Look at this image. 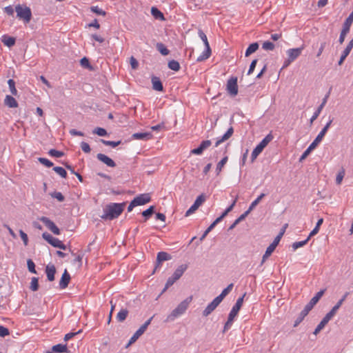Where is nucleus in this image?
Listing matches in <instances>:
<instances>
[{"instance_id": "obj_24", "label": "nucleus", "mask_w": 353, "mask_h": 353, "mask_svg": "<svg viewBox=\"0 0 353 353\" xmlns=\"http://www.w3.org/2000/svg\"><path fill=\"white\" fill-rule=\"evenodd\" d=\"M1 42L8 48H11L14 46L16 42V39L13 37L8 36L7 34H4L1 37Z\"/></svg>"}, {"instance_id": "obj_12", "label": "nucleus", "mask_w": 353, "mask_h": 353, "mask_svg": "<svg viewBox=\"0 0 353 353\" xmlns=\"http://www.w3.org/2000/svg\"><path fill=\"white\" fill-rule=\"evenodd\" d=\"M211 145L212 141L210 140L203 141L198 148L192 150L190 152L195 155H201L203 151L211 146Z\"/></svg>"}, {"instance_id": "obj_48", "label": "nucleus", "mask_w": 353, "mask_h": 353, "mask_svg": "<svg viewBox=\"0 0 353 353\" xmlns=\"http://www.w3.org/2000/svg\"><path fill=\"white\" fill-rule=\"evenodd\" d=\"M48 154L54 157L59 158L64 155V153L61 151L57 150L55 149H50L48 151Z\"/></svg>"}, {"instance_id": "obj_50", "label": "nucleus", "mask_w": 353, "mask_h": 353, "mask_svg": "<svg viewBox=\"0 0 353 353\" xmlns=\"http://www.w3.org/2000/svg\"><path fill=\"white\" fill-rule=\"evenodd\" d=\"M205 201V196L203 194H201L196 199L194 204L199 208L203 203Z\"/></svg>"}, {"instance_id": "obj_10", "label": "nucleus", "mask_w": 353, "mask_h": 353, "mask_svg": "<svg viewBox=\"0 0 353 353\" xmlns=\"http://www.w3.org/2000/svg\"><path fill=\"white\" fill-rule=\"evenodd\" d=\"M331 121H330L322 129V130L320 132V133L318 134V136L316 137L314 141L310 144V151L314 149L322 141L323 137L326 134L328 128H330V125L331 124Z\"/></svg>"}, {"instance_id": "obj_28", "label": "nucleus", "mask_w": 353, "mask_h": 353, "mask_svg": "<svg viewBox=\"0 0 353 353\" xmlns=\"http://www.w3.org/2000/svg\"><path fill=\"white\" fill-rule=\"evenodd\" d=\"M265 196V194L261 193L254 201L252 202L248 209L245 211L249 214L252 210L259 203L261 199Z\"/></svg>"}, {"instance_id": "obj_38", "label": "nucleus", "mask_w": 353, "mask_h": 353, "mask_svg": "<svg viewBox=\"0 0 353 353\" xmlns=\"http://www.w3.org/2000/svg\"><path fill=\"white\" fill-rule=\"evenodd\" d=\"M325 290H320L311 300H310V308L317 303L321 296L323 295Z\"/></svg>"}, {"instance_id": "obj_64", "label": "nucleus", "mask_w": 353, "mask_h": 353, "mask_svg": "<svg viewBox=\"0 0 353 353\" xmlns=\"http://www.w3.org/2000/svg\"><path fill=\"white\" fill-rule=\"evenodd\" d=\"M282 236H283V233L279 232V234L275 237L273 242L270 245H274V247L276 248V246L279 243Z\"/></svg>"}, {"instance_id": "obj_37", "label": "nucleus", "mask_w": 353, "mask_h": 353, "mask_svg": "<svg viewBox=\"0 0 353 353\" xmlns=\"http://www.w3.org/2000/svg\"><path fill=\"white\" fill-rule=\"evenodd\" d=\"M50 245L54 248H60L63 250H66V245H64L59 239L54 237Z\"/></svg>"}, {"instance_id": "obj_42", "label": "nucleus", "mask_w": 353, "mask_h": 353, "mask_svg": "<svg viewBox=\"0 0 353 353\" xmlns=\"http://www.w3.org/2000/svg\"><path fill=\"white\" fill-rule=\"evenodd\" d=\"M248 215V212H245L242 214L238 219H236L234 222L229 227V230H233L236 225H238L241 221L244 220L245 217Z\"/></svg>"}, {"instance_id": "obj_5", "label": "nucleus", "mask_w": 353, "mask_h": 353, "mask_svg": "<svg viewBox=\"0 0 353 353\" xmlns=\"http://www.w3.org/2000/svg\"><path fill=\"white\" fill-rule=\"evenodd\" d=\"M15 10L17 12V16L19 19L24 20L26 23H29L32 18V12L29 7H23L20 4L16 6Z\"/></svg>"}, {"instance_id": "obj_21", "label": "nucleus", "mask_w": 353, "mask_h": 353, "mask_svg": "<svg viewBox=\"0 0 353 353\" xmlns=\"http://www.w3.org/2000/svg\"><path fill=\"white\" fill-rule=\"evenodd\" d=\"M170 259H171V256L168 253L165 252H159L157 256L156 268H157L163 261Z\"/></svg>"}, {"instance_id": "obj_34", "label": "nucleus", "mask_w": 353, "mask_h": 353, "mask_svg": "<svg viewBox=\"0 0 353 353\" xmlns=\"http://www.w3.org/2000/svg\"><path fill=\"white\" fill-rule=\"evenodd\" d=\"M233 288V283H230V285H228V287L226 288H225L222 292L218 296H216L219 299H220L221 301H223V299L230 293V292L232 290Z\"/></svg>"}, {"instance_id": "obj_6", "label": "nucleus", "mask_w": 353, "mask_h": 353, "mask_svg": "<svg viewBox=\"0 0 353 353\" xmlns=\"http://www.w3.org/2000/svg\"><path fill=\"white\" fill-rule=\"evenodd\" d=\"M353 23V11L350 14L348 17L345 19L343 26V29L341 32L340 37L339 41L341 44L343 43L346 34L349 32L350 26H352Z\"/></svg>"}, {"instance_id": "obj_49", "label": "nucleus", "mask_w": 353, "mask_h": 353, "mask_svg": "<svg viewBox=\"0 0 353 353\" xmlns=\"http://www.w3.org/2000/svg\"><path fill=\"white\" fill-rule=\"evenodd\" d=\"M323 222V219H319L316 223V227L310 232V236L316 234L319 232V228Z\"/></svg>"}, {"instance_id": "obj_56", "label": "nucleus", "mask_w": 353, "mask_h": 353, "mask_svg": "<svg viewBox=\"0 0 353 353\" xmlns=\"http://www.w3.org/2000/svg\"><path fill=\"white\" fill-rule=\"evenodd\" d=\"M234 319V318L228 315V321L225 323L223 332H225L228 330H229L231 327L233 323Z\"/></svg>"}, {"instance_id": "obj_63", "label": "nucleus", "mask_w": 353, "mask_h": 353, "mask_svg": "<svg viewBox=\"0 0 353 353\" xmlns=\"http://www.w3.org/2000/svg\"><path fill=\"white\" fill-rule=\"evenodd\" d=\"M339 308L335 305L332 309L325 315L330 320L335 315Z\"/></svg>"}, {"instance_id": "obj_29", "label": "nucleus", "mask_w": 353, "mask_h": 353, "mask_svg": "<svg viewBox=\"0 0 353 353\" xmlns=\"http://www.w3.org/2000/svg\"><path fill=\"white\" fill-rule=\"evenodd\" d=\"M259 48V43L254 42L251 43L245 50V56L249 57L251 54L255 52Z\"/></svg>"}, {"instance_id": "obj_22", "label": "nucleus", "mask_w": 353, "mask_h": 353, "mask_svg": "<svg viewBox=\"0 0 353 353\" xmlns=\"http://www.w3.org/2000/svg\"><path fill=\"white\" fill-rule=\"evenodd\" d=\"M133 139L140 140H149L152 138V134L150 132H137L132 135Z\"/></svg>"}, {"instance_id": "obj_27", "label": "nucleus", "mask_w": 353, "mask_h": 353, "mask_svg": "<svg viewBox=\"0 0 353 353\" xmlns=\"http://www.w3.org/2000/svg\"><path fill=\"white\" fill-rule=\"evenodd\" d=\"M4 103L9 108L18 107V103L17 102L16 99L10 95H6Z\"/></svg>"}, {"instance_id": "obj_55", "label": "nucleus", "mask_w": 353, "mask_h": 353, "mask_svg": "<svg viewBox=\"0 0 353 353\" xmlns=\"http://www.w3.org/2000/svg\"><path fill=\"white\" fill-rule=\"evenodd\" d=\"M38 281H39V279L37 277L32 278V281H31V283H30V289L34 292L37 291L39 288Z\"/></svg>"}, {"instance_id": "obj_54", "label": "nucleus", "mask_w": 353, "mask_h": 353, "mask_svg": "<svg viewBox=\"0 0 353 353\" xmlns=\"http://www.w3.org/2000/svg\"><path fill=\"white\" fill-rule=\"evenodd\" d=\"M38 161L43 165H45L47 168H50L53 165V163L51 162L48 159L43 158V157H39L38 158Z\"/></svg>"}, {"instance_id": "obj_25", "label": "nucleus", "mask_w": 353, "mask_h": 353, "mask_svg": "<svg viewBox=\"0 0 353 353\" xmlns=\"http://www.w3.org/2000/svg\"><path fill=\"white\" fill-rule=\"evenodd\" d=\"M46 273L48 281H53L54 280V274L56 268L54 265H48L46 268Z\"/></svg>"}, {"instance_id": "obj_14", "label": "nucleus", "mask_w": 353, "mask_h": 353, "mask_svg": "<svg viewBox=\"0 0 353 353\" xmlns=\"http://www.w3.org/2000/svg\"><path fill=\"white\" fill-rule=\"evenodd\" d=\"M134 203L137 204V205H142L144 204H146L149 203L151 200V197L149 194H139V196H136L134 199Z\"/></svg>"}, {"instance_id": "obj_43", "label": "nucleus", "mask_w": 353, "mask_h": 353, "mask_svg": "<svg viewBox=\"0 0 353 353\" xmlns=\"http://www.w3.org/2000/svg\"><path fill=\"white\" fill-rule=\"evenodd\" d=\"M168 68L174 71H179L180 69V64L177 61L172 60L168 62Z\"/></svg>"}, {"instance_id": "obj_41", "label": "nucleus", "mask_w": 353, "mask_h": 353, "mask_svg": "<svg viewBox=\"0 0 353 353\" xmlns=\"http://www.w3.org/2000/svg\"><path fill=\"white\" fill-rule=\"evenodd\" d=\"M152 88H163L160 79L156 76L152 77Z\"/></svg>"}, {"instance_id": "obj_26", "label": "nucleus", "mask_w": 353, "mask_h": 353, "mask_svg": "<svg viewBox=\"0 0 353 353\" xmlns=\"http://www.w3.org/2000/svg\"><path fill=\"white\" fill-rule=\"evenodd\" d=\"M151 14L153 16V17L156 19H159L162 21H165L164 14L157 7H152Z\"/></svg>"}, {"instance_id": "obj_13", "label": "nucleus", "mask_w": 353, "mask_h": 353, "mask_svg": "<svg viewBox=\"0 0 353 353\" xmlns=\"http://www.w3.org/2000/svg\"><path fill=\"white\" fill-rule=\"evenodd\" d=\"M245 296V293L241 297H239L236 300V302L235 305L232 307V308L229 314V316H230L233 318L236 317V316L238 314V313L243 305V299H244Z\"/></svg>"}, {"instance_id": "obj_53", "label": "nucleus", "mask_w": 353, "mask_h": 353, "mask_svg": "<svg viewBox=\"0 0 353 353\" xmlns=\"http://www.w3.org/2000/svg\"><path fill=\"white\" fill-rule=\"evenodd\" d=\"M154 207L153 205H152L149 208H148L146 210L143 211L142 212V215L145 218V219H148L154 213Z\"/></svg>"}, {"instance_id": "obj_51", "label": "nucleus", "mask_w": 353, "mask_h": 353, "mask_svg": "<svg viewBox=\"0 0 353 353\" xmlns=\"http://www.w3.org/2000/svg\"><path fill=\"white\" fill-rule=\"evenodd\" d=\"M176 281V280L175 279H174V277L172 276L169 277L166 281L165 288H163L162 293L165 292L167 290V289L168 288H170V286H172Z\"/></svg>"}, {"instance_id": "obj_18", "label": "nucleus", "mask_w": 353, "mask_h": 353, "mask_svg": "<svg viewBox=\"0 0 353 353\" xmlns=\"http://www.w3.org/2000/svg\"><path fill=\"white\" fill-rule=\"evenodd\" d=\"M70 281V275L68 272L67 270H65L61 280L59 281V287L61 289H65L68 287Z\"/></svg>"}, {"instance_id": "obj_19", "label": "nucleus", "mask_w": 353, "mask_h": 353, "mask_svg": "<svg viewBox=\"0 0 353 353\" xmlns=\"http://www.w3.org/2000/svg\"><path fill=\"white\" fill-rule=\"evenodd\" d=\"M234 129L232 127H230L228 131L220 138H218L216 141L215 142V147L219 145L221 143L229 139L233 134Z\"/></svg>"}, {"instance_id": "obj_1", "label": "nucleus", "mask_w": 353, "mask_h": 353, "mask_svg": "<svg viewBox=\"0 0 353 353\" xmlns=\"http://www.w3.org/2000/svg\"><path fill=\"white\" fill-rule=\"evenodd\" d=\"M125 205V203H111L107 205L101 218L104 220H112L117 218L123 212Z\"/></svg>"}, {"instance_id": "obj_11", "label": "nucleus", "mask_w": 353, "mask_h": 353, "mask_svg": "<svg viewBox=\"0 0 353 353\" xmlns=\"http://www.w3.org/2000/svg\"><path fill=\"white\" fill-rule=\"evenodd\" d=\"M221 303V301L216 297L210 303L207 305V307L203 311V316H209Z\"/></svg>"}, {"instance_id": "obj_16", "label": "nucleus", "mask_w": 353, "mask_h": 353, "mask_svg": "<svg viewBox=\"0 0 353 353\" xmlns=\"http://www.w3.org/2000/svg\"><path fill=\"white\" fill-rule=\"evenodd\" d=\"M303 49V47L289 49L287 51V54L290 61H294L296 58H298L301 54Z\"/></svg>"}, {"instance_id": "obj_9", "label": "nucleus", "mask_w": 353, "mask_h": 353, "mask_svg": "<svg viewBox=\"0 0 353 353\" xmlns=\"http://www.w3.org/2000/svg\"><path fill=\"white\" fill-rule=\"evenodd\" d=\"M39 220L43 222L45 225L54 234L59 235L60 234V230L58 227L54 224L53 221H52L50 219L46 216H41L39 218Z\"/></svg>"}, {"instance_id": "obj_4", "label": "nucleus", "mask_w": 353, "mask_h": 353, "mask_svg": "<svg viewBox=\"0 0 353 353\" xmlns=\"http://www.w3.org/2000/svg\"><path fill=\"white\" fill-rule=\"evenodd\" d=\"M273 139L271 133L268 134L253 150L251 154V161L253 162L268 144Z\"/></svg>"}, {"instance_id": "obj_2", "label": "nucleus", "mask_w": 353, "mask_h": 353, "mask_svg": "<svg viewBox=\"0 0 353 353\" xmlns=\"http://www.w3.org/2000/svg\"><path fill=\"white\" fill-rule=\"evenodd\" d=\"M192 296H190L187 297L185 300L181 301L177 307L172 311V312L168 316L166 319V321H172L176 318L179 317V316L182 315L185 312L187 309L189 307V305L192 301Z\"/></svg>"}, {"instance_id": "obj_46", "label": "nucleus", "mask_w": 353, "mask_h": 353, "mask_svg": "<svg viewBox=\"0 0 353 353\" xmlns=\"http://www.w3.org/2000/svg\"><path fill=\"white\" fill-rule=\"evenodd\" d=\"M308 241H309V236L304 241L294 242L292 244V247L295 250L305 245L307 243Z\"/></svg>"}, {"instance_id": "obj_31", "label": "nucleus", "mask_w": 353, "mask_h": 353, "mask_svg": "<svg viewBox=\"0 0 353 353\" xmlns=\"http://www.w3.org/2000/svg\"><path fill=\"white\" fill-rule=\"evenodd\" d=\"M275 249H276V248L272 245H270L267 248L266 251L262 257V261L261 263V265L263 264V263L265 261V260L272 254V252L274 251Z\"/></svg>"}, {"instance_id": "obj_8", "label": "nucleus", "mask_w": 353, "mask_h": 353, "mask_svg": "<svg viewBox=\"0 0 353 353\" xmlns=\"http://www.w3.org/2000/svg\"><path fill=\"white\" fill-rule=\"evenodd\" d=\"M39 220L43 222L45 225L54 234L59 235L60 234V230L58 227L54 224L53 221H52L50 219L46 216H41L39 218Z\"/></svg>"}, {"instance_id": "obj_40", "label": "nucleus", "mask_w": 353, "mask_h": 353, "mask_svg": "<svg viewBox=\"0 0 353 353\" xmlns=\"http://www.w3.org/2000/svg\"><path fill=\"white\" fill-rule=\"evenodd\" d=\"M329 321L330 319L325 316V317L322 319V321L320 322V323L315 329L314 334H317V333H319L325 326V325L329 322Z\"/></svg>"}, {"instance_id": "obj_52", "label": "nucleus", "mask_w": 353, "mask_h": 353, "mask_svg": "<svg viewBox=\"0 0 353 353\" xmlns=\"http://www.w3.org/2000/svg\"><path fill=\"white\" fill-rule=\"evenodd\" d=\"M274 47V44L269 41L263 42L262 45V48L265 50H273Z\"/></svg>"}, {"instance_id": "obj_47", "label": "nucleus", "mask_w": 353, "mask_h": 353, "mask_svg": "<svg viewBox=\"0 0 353 353\" xmlns=\"http://www.w3.org/2000/svg\"><path fill=\"white\" fill-rule=\"evenodd\" d=\"M50 194L52 198L57 199L60 202L63 201L65 199L64 196L60 192L55 191V192L50 193Z\"/></svg>"}, {"instance_id": "obj_59", "label": "nucleus", "mask_w": 353, "mask_h": 353, "mask_svg": "<svg viewBox=\"0 0 353 353\" xmlns=\"http://www.w3.org/2000/svg\"><path fill=\"white\" fill-rule=\"evenodd\" d=\"M93 133L97 134V135H99L100 137H103V136H105L107 134V131L104 128L98 127V128H96L93 130Z\"/></svg>"}, {"instance_id": "obj_61", "label": "nucleus", "mask_w": 353, "mask_h": 353, "mask_svg": "<svg viewBox=\"0 0 353 353\" xmlns=\"http://www.w3.org/2000/svg\"><path fill=\"white\" fill-rule=\"evenodd\" d=\"M19 234H20V236H21L23 242V244L25 245H27L28 243V235L26 234V233H25L22 230H20Z\"/></svg>"}, {"instance_id": "obj_17", "label": "nucleus", "mask_w": 353, "mask_h": 353, "mask_svg": "<svg viewBox=\"0 0 353 353\" xmlns=\"http://www.w3.org/2000/svg\"><path fill=\"white\" fill-rule=\"evenodd\" d=\"M352 48H353V39L349 42V43L347 45L346 48L343 51L341 56L340 57V59L339 61V65H341L343 63L344 60L349 55Z\"/></svg>"}, {"instance_id": "obj_15", "label": "nucleus", "mask_w": 353, "mask_h": 353, "mask_svg": "<svg viewBox=\"0 0 353 353\" xmlns=\"http://www.w3.org/2000/svg\"><path fill=\"white\" fill-rule=\"evenodd\" d=\"M97 158L98 160L103 162L108 167L114 168L116 166L115 162L105 154L99 153L97 155Z\"/></svg>"}, {"instance_id": "obj_30", "label": "nucleus", "mask_w": 353, "mask_h": 353, "mask_svg": "<svg viewBox=\"0 0 353 353\" xmlns=\"http://www.w3.org/2000/svg\"><path fill=\"white\" fill-rule=\"evenodd\" d=\"M327 97H328V95L325 96V97L323 99L321 104L319 106L317 110L314 112V114H313V116L310 119V124L312 123V121L314 119H316L317 118V117L320 114L321 111L322 110V109L323 108L325 104L326 103Z\"/></svg>"}, {"instance_id": "obj_39", "label": "nucleus", "mask_w": 353, "mask_h": 353, "mask_svg": "<svg viewBox=\"0 0 353 353\" xmlns=\"http://www.w3.org/2000/svg\"><path fill=\"white\" fill-rule=\"evenodd\" d=\"M52 351L54 352H68V347L66 345L63 344H57L52 347Z\"/></svg>"}, {"instance_id": "obj_23", "label": "nucleus", "mask_w": 353, "mask_h": 353, "mask_svg": "<svg viewBox=\"0 0 353 353\" xmlns=\"http://www.w3.org/2000/svg\"><path fill=\"white\" fill-rule=\"evenodd\" d=\"M309 313V303L305 305L304 309L301 311L299 316L294 321V327H296Z\"/></svg>"}, {"instance_id": "obj_57", "label": "nucleus", "mask_w": 353, "mask_h": 353, "mask_svg": "<svg viewBox=\"0 0 353 353\" xmlns=\"http://www.w3.org/2000/svg\"><path fill=\"white\" fill-rule=\"evenodd\" d=\"M101 141L105 145L112 146V148H115L118 146L121 143V141H106L104 139H101Z\"/></svg>"}, {"instance_id": "obj_20", "label": "nucleus", "mask_w": 353, "mask_h": 353, "mask_svg": "<svg viewBox=\"0 0 353 353\" xmlns=\"http://www.w3.org/2000/svg\"><path fill=\"white\" fill-rule=\"evenodd\" d=\"M188 269V265L187 264H182L179 265L174 272L173 274L172 275L174 279H175L176 281L179 280L185 271Z\"/></svg>"}, {"instance_id": "obj_58", "label": "nucleus", "mask_w": 353, "mask_h": 353, "mask_svg": "<svg viewBox=\"0 0 353 353\" xmlns=\"http://www.w3.org/2000/svg\"><path fill=\"white\" fill-rule=\"evenodd\" d=\"M27 265L28 270L33 274H37L36 270H35V264L32 261V259H28L27 261Z\"/></svg>"}, {"instance_id": "obj_33", "label": "nucleus", "mask_w": 353, "mask_h": 353, "mask_svg": "<svg viewBox=\"0 0 353 353\" xmlns=\"http://www.w3.org/2000/svg\"><path fill=\"white\" fill-rule=\"evenodd\" d=\"M226 88H238L236 77L232 76L228 80Z\"/></svg>"}, {"instance_id": "obj_62", "label": "nucleus", "mask_w": 353, "mask_h": 353, "mask_svg": "<svg viewBox=\"0 0 353 353\" xmlns=\"http://www.w3.org/2000/svg\"><path fill=\"white\" fill-rule=\"evenodd\" d=\"M81 148L85 153H89L91 150L89 144L84 141L81 143Z\"/></svg>"}, {"instance_id": "obj_36", "label": "nucleus", "mask_w": 353, "mask_h": 353, "mask_svg": "<svg viewBox=\"0 0 353 353\" xmlns=\"http://www.w3.org/2000/svg\"><path fill=\"white\" fill-rule=\"evenodd\" d=\"M228 160V156L224 157L216 165V175H219L222 170V168L225 165Z\"/></svg>"}, {"instance_id": "obj_7", "label": "nucleus", "mask_w": 353, "mask_h": 353, "mask_svg": "<svg viewBox=\"0 0 353 353\" xmlns=\"http://www.w3.org/2000/svg\"><path fill=\"white\" fill-rule=\"evenodd\" d=\"M153 316L147 320L132 335L130 338V342L134 343L147 330L148 325L151 323Z\"/></svg>"}, {"instance_id": "obj_45", "label": "nucleus", "mask_w": 353, "mask_h": 353, "mask_svg": "<svg viewBox=\"0 0 353 353\" xmlns=\"http://www.w3.org/2000/svg\"><path fill=\"white\" fill-rule=\"evenodd\" d=\"M90 10L93 13H95V14H97L98 15H102V16H105L106 15L105 11H104L101 8H99L98 6H91L90 7Z\"/></svg>"}, {"instance_id": "obj_32", "label": "nucleus", "mask_w": 353, "mask_h": 353, "mask_svg": "<svg viewBox=\"0 0 353 353\" xmlns=\"http://www.w3.org/2000/svg\"><path fill=\"white\" fill-rule=\"evenodd\" d=\"M157 50L163 56H166L170 53V50L162 43H157L156 44Z\"/></svg>"}, {"instance_id": "obj_60", "label": "nucleus", "mask_w": 353, "mask_h": 353, "mask_svg": "<svg viewBox=\"0 0 353 353\" xmlns=\"http://www.w3.org/2000/svg\"><path fill=\"white\" fill-rule=\"evenodd\" d=\"M81 65L85 68H92L89 59L85 57L80 60Z\"/></svg>"}, {"instance_id": "obj_3", "label": "nucleus", "mask_w": 353, "mask_h": 353, "mask_svg": "<svg viewBox=\"0 0 353 353\" xmlns=\"http://www.w3.org/2000/svg\"><path fill=\"white\" fill-rule=\"evenodd\" d=\"M198 34H199V37H200V39L203 41L204 45H205V50L203 52V53L200 56L198 57V58L196 59L197 61L201 62V61L208 59L210 57V55L212 54V50H211L207 36L203 32V31L202 30L199 29L198 31Z\"/></svg>"}, {"instance_id": "obj_44", "label": "nucleus", "mask_w": 353, "mask_h": 353, "mask_svg": "<svg viewBox=\"0 0 353 353\" xmlns=\"http://www.w3.org/2000/svg\"><path fill=\"white\" fill-rule=\"evenodd\" d=\"M53 170H54L57 174H58L59 175H60L62 178H66V177H67V172H66V171L65 170V169H64V168H63L62 167H59V166L54 167V168H53Z\"/></svg>"}, {"instance_id": "obj_35", "label": "nucleus", "mask_w": 353, "mask_h": 353, "mask_svg": "<svg viewBox=\"0 0 353 353\" xmlns=\"http://www.w3.org/2000/svg\"><path fill=\"white\" fill-rule=\"evenodd\" d=\"M128 311L127 309H122L121 310L117 315V319L119 322H123L125 320L126 317L128 316Z\"/></svg>"}]
</instances>
